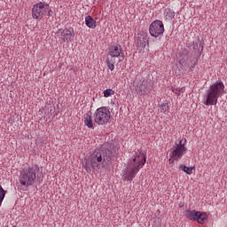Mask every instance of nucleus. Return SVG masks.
<instances>
[{"instance_id":"obj_1","label":"nucleus","mask_w":227,"mask_h":227,"mask_svg":"<svg viewBox=\"0 0 227 227\" xmlns=\"http://www.w3.org/2000/svg\"><path fill=\"white\" fill-rule=\"evenodd\" d=\"M111 160H113V151L109 148L103 147L90 155V166L94 171H98L106 164H111Z\"/></svg>"},{"instance_id":"obj_2","label":"nucleus","mask_w":227,"mask_h":227,"mask_svg":"<svg viewBox=\"0 0 227 227\" xmlns=\"http://www.w3.org/2000/svg\"><path fill=\"white\" fill-rule=\"evenodd\" d=\"M145 164H146V155L142 152H137L132 160L128 163L125 173L126 178L129 180V182L132 181Z\"/></svg>"},{"instance_id":"obj_3","label":"nucleus","mask_w":227,"mask_h":227,"mask_svg":"<svg viewBox=\"0 0 227 227\" xmlns=\"http://www.w3.org/2000/svg\"><path fill=\"white\" fill-rule=\"evenodd\" d=\"M224 93V83L223 81H217L209 86L207 90L205 106H216L219 97H223Z\"/></svg>"},{"instance_id":"obj_4","label":"nucleus","mask_w":227,"mask_h":227,"mask_svg":"<svg viewBox=\"0 0 227 227\" xmlns=\"http://www.w3.org/2000/svg\"><path fill=\"white\" fill-rule=\"evenodd\" d=\"M37 173H40L38 165H31L27 168H23L20 175V184L24 187H31L36 180Z\"/></svg>"},{"instance_id":"obj_5","label":"nucleus","mask_w":227,"mask_h":227,"mask_svg":"<svg viewBox=\"0 0 227 227\" xmlns=\"http://www.w3.org/2000/svg\"><path fill=\"white\" fill-rule=\"evenodd\" d=\"M111 120V112L107 106H102L96 110L94 113V121L98 125H106Z\"/></svg>"},{"instance_id":"obj_6","label":"nucleus","mask_w":227,"mask_h":227,"mask_svg":"<svg viewBox=\"0 0 227 227\" xmlns=\"http://www.w3.org/2000/svg\"><path fill=\"white\" fill-rule=\"evenodd\" d=\"M134 86L137 95H148L153 88L152 82L145 78L135 80Z\"/></svg>"},{"instance_id":"obj_7","label":"nucleus","mask_w":227,"mask_h":227,"mask_svg":"<svg viewBox=\"0 0 227 227\" xmlns=\"http://www.w3.org/2000/svg\"><path fill=\"white\" fill-rule=\"evenodd\" d=\"M47 12H49V4L44 2L37 3L32 8V18L36 20H42V18L45 17Z\"/></svg>"},{"instance_id":"obj_8","label":"nucleus","mask_w":227,"mask_h":227,"mask_svg":"<svg viewBox=\"0 0 227 227\" xmlns=\"http://www.w3.org/2000/svg\"><path fill=\"white\" fill-rule=\"evenodd\" d=\"M187 144V139H182L178 142H176V148L171 153V159H174V160H179L182 157H184V154L187 153V147H185V145Z\"/></svg>"},{"instance_id":"obj_9","label":"nucleus","mask_w":227,"mask_h":227,"mask_svg":"<svg viewBox=\"0 0 227 227\" xmlns=\"http://www.w3.org/2000/svg\"><path fill=\"white\" fill-rule=\"evenodd\" d=\"M74 36H75V35L74 34V28L72 27L59 29L54 35L56 39L59 38V40H62V42H66L67 43H68L69 41L74 40Z\"/></svg>"},{"instance_id":"obj_10","label":"nucleus","mask_w":227,"mask_h":227,"mask_svg":"<svg viewBox=\"0 0 227 227\" xmlns=\"http://www.w3.org/2000/svg\"><path fill=\"white\" fill-rule=\"evenodd\" d=\"M149 33L151 36H160V35H164V23L161 20H155L150 25Z\"/></svg>"},{"instance_id":"obj_11","label":"nucleus","mask_w":227,"mask_h":227,"mask_svg":"<svg viewBox=\"0 0 227 227\" xmlns=\"http://www.w3.org/2000/svg\"><path fill=\"white\" fill-rule=\"evenodd\" d=\"M149 40L150 39L148 35H143V34H137L135 40V43L139 52H143V51H145V49H146V47L150 45Z\"/></svg>"},{"instance_id":"obj_12","label":"nucleus","mask_w":227,"mask_h":227,"mask_svg":"<svg viewBox=\"0 0 227 227\" xmlns=\"http://www.w3.org/2000/svg\"><path fill=\"white\" fill-rule=\"evenodd\" d=\"M121 54H123V48L121 44L112 45L108 49V56H111V58H120Z\"/></svg>"},{"instance_id":"obj_13","label":"nucleus","mask_w":227,"mask_h":227,"mask_svg":"<svg viewBox=\"0 0 227 227\" xmlns=\"http://www.w3.org/2000/svg\"><path fill=\"white\" fill-rule=\"evenodd\" d=\"M84 123L88 129H93V119L91 116V112H88L84 115Z\"/></svg>"},{"instance_id":"obj_14","label":"nucleus","mask_w":227,"mask_h":227,"mask_svg":"<svg viewBox=\"0 0 227 227\" xmlns=\"http://www.w3.org/2000/svg\"><path fill=\"white\" fill-rule=\"evenodd\" d=\"M199 212L200 211H196V210H186L185 217H186V219H189L190 221H196Z\"/></svg>"},{"instance_id":"obj_15","label":"nucleus","mask_w":227,"mask_h":227,"mask_svg":"<svg viewBox=\"0 0 227 227\" xmlns=\"http://www.w3.org/2000/svg\"><path fill=\"white\" fill-rule=\"evenodd\" d=\"M85 24L87 27H90V29H95V27H97V21L90 15L85 18Z\"/></svg>"},{"instance_id":"obj_16","label":"nucleus","mask_w":227,"mask_h":227,"mask_svg":"<svg viewBox=\"0 0 227 227\" xmlns=\"http://www.w3.org/2000/svg\"><path fill=\"white\" fill-rule=\"evenodd\" d=\"M164 18L166 20H173V19H175V11L170 8L165 9Z\"/></svg>"},{"instance_id":"obj_17","label":"nucleus","mask_w":227,"mask_h":227,"mask_svg":"<svg viewBox=\"0 0 227 227\" xmlns=\"http://www.w3.org/2000/svg\"><path fill=\"white\" fill-rule=\"evenodd\" d=\"M160 113H168L169 111V101H160Z\"/></svg>"},{"instance_id":"obj_18","label":"nucleus","mask_w":227,"mask_h":227,"mask_svg":"<svg viewBox=\"0 0 227 227\" xmlns=\"http://www.w3.org/2000/svg\"><path fill=\"white\" fill-rule=\"evenodd\" d=\"M207 218L208 216L207 215V213H202L199 211L195 221H197L200 224H204L205 221H207Z\"/></svg>"},{"instance_id":"obj_19","label":"nucleus","mask_w":227,"mask_h":227,"mask_svg":"<svg viewBox=\"0 0 227 227\" xmlns=\"http://www.w3.org/2000/svg\"><path fill=\"white\" fill-rule=\"evenodd\" d=\"M179 169H181V171H184L186 175H192V169H194V167H187L182 164L180 165Z\"/></svg>"},{"instance_id":"obj_20","label":"nucleus","mask_w":227,"mask_h":227,"mask_svg":"<svg viewBox=\"0 0 227 227\" xmlns=\"http://www.w3.org/2000/svg\"><path fill=\"white\" fill-rule=\"evenodd\" d=\"M6 190L3 188V186L0 184V207L3 205V201L4 200V197L6 196Z\"/></svg>"},{"instance_id":"obj_21","label":"nucleus","mask_w":227,"mask_h":227,"mask_svg":"<svg viewBox=\"0 0 227 227\" xmlns=\"http://www.w3.org/2000/svg\"><path fill=\"white\" fill-rule=\"evenodd\" d=\"M111 95H114V90H113L112 89H106V90H104V97L107 98L111 97Z\"/></svg>"},{"instance_id":"obj_22","label":"nucleus","mask_w":227,"mask_h":227,"mask_svg":"<svg viewBox=\"0 0 227 227\" xmlns=\"http://www.w3.org/2000/svg\"><path fill=\"white\" fill-rule=\"evenodd\" d=\"M84 168H85L87 173H91V166H90V163L86 162L84 165Z\"/></svg>"},{"instance_id":"obj_23","label":"nucleus","mask_w":227,"mask_h":227,"mask_svg":"<svg viewBox=\"0 0 227 227\" xmlns=\"http://www.w3.org/2000/svg\"><path fill=\"white\" fill-rule=\"evenodd\" d=\"M173 93H175L176 95H180V93L182 92V89H178V88H174L172 90Z\"/></svg>"},{"instance_id":"obj_24","label":"nucleus","mask_w":227,"mask_h":227,"mask_svg":"<svg viewBox=\"0 0 227 227\" xmlns=\"http://www.w3.org/2000/svg\"><path fill=\"white\" fill-rule=\"evenodd\" d=\"M106 65H107L109 70H111V72H113V70H114V64H112L110 62H106Z\"/></svg>"},{"instance_id":"obj_25","label":"nucleus","mask_w":227,"mask_h":227,"mask_svg":"<svg viewBox=\"0 0 227 227\" xmlns=\"http://www.w3.org/2000/svg\"><path fill=\"white\" fill-rule=\"evenodd\" d=\"M115 57H111V59H106V63H112V64H115L116 60L114 59Z\"/></svg>"},{"instance_id":"obj_26","label":"nucleus","mask_w":227,"mask_h":227,"mask_svg":"<svg viewBox=\"0 0 227 227\" xmlns=\"http://www.w3.org/2000/svg\"><path fill=\"white\" fill-rule=\"evenodd\" d=\"M47 12H48V17H52V13H53L52 10L48 9Z\"/></svg>"},{"instance_id":"obj_27","label":"nucleus","mask_w":227,"mask_h":227,"mask_svg":"<svg viewBox=\"0 0 227 227\" xmlns=\"http://www.w3.org/2000/svg\"><path fill=\"white\" fill-rule=\"evenodd\" d=\"M199 46H200V51H203V44H202L201 43H199Z\"/></svg>"},{"instance_id":"obj_28","label":"nucleus","mask_w":227,"mask_h":227,"mask_svg":"<svg viewBox=\"0 0 227 227\" xmlns=\"http://www.w3.org/2000/svg\"><path fill=\"white\" fill-rule=\"evenodd\" d=\"M169 162H173V159H169Z\"/></svg>"},{"instance_id":"obj_29","label":"nucleus","mask_w":227,"mask_h":227,"mask_svg":"<svg viewBox=\"0 0 227 227\" xmlns=\"http://www.w3.org/2000/svg\"><path fill=\"white\" fill-rule=\"evenodd\" d=\"M199 51H201V50H199ZM200 54H201V51H200Z\"/></svg>"}]
</instances>
